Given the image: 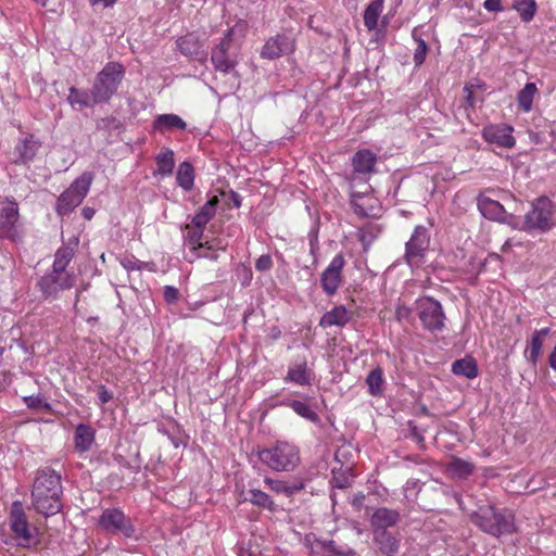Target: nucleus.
Segmentation results:
<instances>
[{
	"instance_id": "nucleus-60",
	"label": "nucleus",
	"mask_w": 556,
	"mask_h": 556,
	"mask_svg": "<svg viewBox=\"0 0 556 556\" xmlns=\"http://www.w3.org/2000/svg\"><path fill=\"white\" fill-rule=\"evenodd\" d=\"M548 332H549V329H548V328H543V329H541V330L535 331L533 334H538V336H539V338H541V339H542V337L547 336V334H548Z\"/></svg>"
},
{
	"instance_id": "nucleus-18",
	"label": "nucleus",
	"mask_w": 556,
	"mask_h": 556,
	"mask_svg": "<svg viewBox=\"0 0 556 556\" xmlns=\"http://www.w3.org/2000/svg\"><path fill=\"white\" fill-rule=\"evenodd\" d=\"M400 520L397 510L387 507L378 508L374 511L370 518L372 533L387 531L388 528L395 526Z\"/></svg>"
},
{
	"instance_id": "nucleus-25",
	"label": "nucleus",
	"mask_w": 556,
	"mask_h": 556,
	"mask_svg": "<svg viewBox=\"0 0 556 556\" xmlns=\"http://www.w3.org/2000/svg\"><path fill=\"white\" fill-rule=\"evenodd\" d=\"M479 210L481 214L489 219L498 222H504L506 219L504 206L495 200L489 198L480 200Z\"/></svg>"
},
{
	"instance_id": "nucleus-28",
	"label": "nucleus",
	"mask_w": 556,
	"mask_h": 556,
	"mask_svg": "<svg viewBox=\"0 0 556 556\" xmlns=\"http://www.w3.org/2000/svg\"><path fill=\"white\" fill-rule=\"evenodd\" d=\"M453 374L457 376H464L468 379H473L478 376L477 362L471 357L457 359L452 365Z\"/></svg>"
},
{
	"instance_id": "nucleus-54",
	"label": "nucleus",
	"mask_w": 556,
	"mask_h": 556,
	"mask_svg": "<svg viewBox=\"0 0 556 556\" xmlns=\"http://www.w3.org/2000/svg\"><path fill=\"white\" fill-rule=\"evenodd\" d=\"M92 5H102L108 8L114 4L117 0H89Z\"/></svg>"
},
{
	"instance_id": "nucleus-51",
	"label": "nucleus",
	"mask_w": 556,
	"mask_h": 556,
	"mask_svg": "<svg viewBox=\"0 0 556 556\" xmlns=\"http://www.w3.org/2000/svg\"><path fill=\"white\" fill-rule=\"evenodd\" d=\"M98 396H99L100 403L105 404L112 400L113 394L105 387L101 386L98 391Z\"/></svg>"
},
{
	"instance_id": "nucleus-47",
	"label": "nucleus",
	"mask_w": 556,
	"mask_h": 556,
	"mask_svg": "<svg viewBox=\"0 0 556 556\" xmlns=\"http://www.w3.org/2000/svg\"><path fill=\"white\" fill-rule=\"evenodd\" d=\"M218 202V197L213 195L201 208L213 217L215 215Z\"/></svg>"
},
{
	"instance_id": "nucleus-10",
	"label": "nucleus",
	"mask_w": 556,
	"mask_h": 556,
	"mask_svg": "<svg viewBox=\"0 0 556 556\" xmlns=\"http://www.w3.org/2000/svg\"><path fill=\"white\" fill-rule=\"evenodd\" d=\"M99 525L104 531L125 538H131L135 533L130 519L117 508L104 509L99 518Z\"/></svg>"
},
{
	"instance_id": "nucleus-15",
	"label": "nucleus",
	"mask_w": 556,
	"mask_h": 556,
	"mask_svg": "<svg viewBox=\"0 0 556 556\" xmlns=\"http://www.w3.org/2000/svg\"><path fill=\"white\" fill-rule=\"evenodd\" d=\"M179 51L189 59L204 62L207 58L205 42L194 34H188L177 40Z\"/></svg>"
},
{
	"instance_id": "nucleus-38",
	"label": "nucleus",
	"mask_w": 556,
	"mask_h": 556,
	"mask_svg": "<svg viewBox=\"0 0 556 556\" xmlns=\"http://www.w3.org/2000/svg\"><path fill=\"white\" fill-rule=\"evenodd\" d=\"M289 406L301 417L312 421V422H318L319 417L318 415L311 408L309 405H307L304 402L301 401H291L289 403Z\"/></svg>"
},
{
	"instance_id": "nucleus-43",
	"label": "nucleus",
	"mask_w": 556,
	"mask_h": 556,
	"mask_svg": "<svg viewBox=\"0 0 556 556\" xmlns=\"http://www.w3.org/2000/svg\"><path fill=\"white\" fill-rule=\"evenodd\" d=\"M325 548L337 556H354V549L350 547L339 548L334 541H328L325 543Z\"/></svg>"
},
{
	"instance_id": "nucleus-56",
	"label": "nucleus",
	"mask_w": 556,
	"mask_h": 556,
	"mask_svg": "<svg viewBox=\"0 0 556 556\" xmlns=\"http://www.w3.org/2000/svg\"><path fill=\"white\" fill-rule=\"evenodd\" d=\"M359 198H361V197H359L358 194H353V200H352V202H353V204H354V206H355V211H356V213L366 215L367 213H366V212L364 211V208H363L362 206H359V205L357 204V202H356V200H357V199H359Z\"/></svg>"
},
{
	"instance_id": "nucleus-52",
	"label": "nucleus",
	"mask_w": 556,
	"mask_h": 556,
	"mask_svg": "<svg viewBox=\"0 0 556 556\" xmlns=\"http://www.w3.org/2000/svg\"><path fill=\"white\" fill-rule=\"evenodd\" d=\"M202 235H203V228L193 227V229L189 232L190 242L199 245V243H201L200 239L202 238Z\"/></svg>"
},
{
	"instance_id": "nucleus-49",
	"label": "nucleus",
	"mask_w": 556,
	"mask_h": 556,
	"mask_svg": "<svg viewBox=\"0 0 556 556\" xmlns=\"http://www.w3.org/2000/svg\"><path fill=\"white\" fill-rule=\"evenodd\" d=\"M25 403L27 404L28 407L37 409L41 407H49V405L47 403H43L41 399L35 396L25 397Z\"/></svg>"
},
{
	"instance_id": "nucleus-9",
	"label": "nucleus",
	"mask_w": 556,
	"mask_h": 556,
	"mask_svg": "<svg viewBox=\"0 0 556 556\" xmlns=\"http://www.w3.org/2000/svg\"><path fill=\"white\" fill-rule=\"evenodd\" d=\"M430 235L424 226H417L405 245V262L410 266H419L424 263L426 252L429 249Z\"/></svg>"
},
{
	"instance_id": "nucleus-14",
	"label": "nucleus",
	"mask_w": 556,
	"mask_h": 556,
	"mask_svg": "<svg viewBox=\"0 0 556 556\" xmlns=\"http://www.w3.org/2000/svg\"><path fill=\"white\" fill-rule=\"evenodd\" d=\"M513 131L514 128L508 125H489L482 129V137L490 143L511 149L516 143Z\"/></svg>"
},
{
	"instance_id": "nucleus-6",
	"label": "nucleus",
	"mask_w": 556,
	"mask_h": 556,
	"mask_svg": "<svg viewBox=\"0 0 556 556\" xmlns=\"http://www.w3.org/2000/svg\"><path fill=\"white\" fill-rule=\"evenodd\" d=\"M554 226H556V216H554L553 202L546 197L536 199L532 210L525 216V229L546 232Z\"/></svg>"
},
{
	"instance_id": "nucleus-19",
	"label": "nucleus",
	"mask_w": 556,
	"mask_h": 556,
	"mask_svg": "<svg viewBox=\"0 0 556 556\" xmlns=\"http://www.w3.org/2000/svg\"><path fill=\"white\" fill-rule=\"evenodd\" d=\"M96 430L85 424H79L74 433V448L79 454L90 451L94 443Z\"/></svg>"
},
{
	"instance_id": "nucleus-55",
	"label": "nucleus",
	"mask_w": 556,
	"mask_h": 556,
	"mask_svg": "<svg viewBox=\"0 0 556 556\" xmlns=\"http://www.w3.org/2000/svg\"><path fill=\"white\" fill-rule=\"evenodd\" d=\"M464 91L466 92V102L468 105L473 106L475 105V98L472 96V91L469 87H465Z\"/></svg>"
},
{
	"instance_id": "nucleus-57",
	"label": "nucleus",
	"mask_w": 556,
	"mask_h": 556,
	"mask_svg": "<svg viewBox=\"0 0 556 556\" xmlns=\"http://www.w3.org/2000/svg\"><path fill=\"white\" fill-rule=\"evenodd\" d=\"M94 213L96 212L92 207H84L81 211L83 216L88 220L93 217Z\"/></svg>"
},
{
	"instance_id": "nucleus-11",
	"label": "nucleus",
	"mask_w": 556,
	"mask_h": 556,
	"mask_svg": "<svg viewBox=\"0 0 556 556\" xmlns=\"http://www.w3.org/2000/svg\"><path fill=\"white\" fill-rule=\"evenodd\" d=\"M345 260L342 254H337L326 269L321 273L320 285L327 295H333L342 283V269Z\"/></svg>"
},
{
	"instance_id": "nucleus-17",
	"label": "nucleus",
	"mask_w": 556,
	"mask_h": 556,
	"mask_svg": "<svg viewBox=\"0 0 556 556\" xmlns=\"http://www.w3.org/2000/svg\"><path fill=\"white\" fill-rule=\"evenodd\" d=\"M231 33L232 30H228L225 38L217 45L212 51V63L216 71L222 73H230L236 65V62L228 56L229 43L231 41Z\"/></svg>"
},
{
	"instance_id": "nucleus-31",
	"label": "nucleus",
	"mask_w": 556,
	"mask_h": 556,
	"mask_svg": "<svg viewBox=\"0 0 556 556\" xmlns=\"http://www.w3.org/2000/svg\"><path fill=\"white\" fill-rule=\"evenodd\" d=\"M383 10V1L382 0H374L369 3L364 12V24L368 28V30H374L377 28L378 18Z\"/></svg>"
},
{
	"instance_id": "nucleus-45",
	"label": "nucleus",
	"mask_w": 556,
	"mask_h": 556,
	"mask_svg": "<svg viewBox=\"0 0 556 556\" xmlns=\"http://www.w3.org/2000/svg\"><path fill=\"white\" fill-rule=\"evenodd\" d=\"M271 267H273V261H271L270 255H268V254L261 255L255 262V268L258 271H262V273L268 271V270H270Z\"/></svg>"
},
{
	"instance_id": "nucleus-46",
	"label": "nucleus",
	"mask_w": 556,
	"mask_h": 556,
	"mask_svg": "<svg viewBox=\"0 0 556 556\" xmlns=\"http://www.w3.org/2000/svg\"><path fill=\"white\" fill-rule=\"evenodd\" d=\"M412 311L413 309L410 307H408L407 305L399 304L395 309L396 319L400 321L408 320L410 318Z\"/></svg>"
},
{
	"instance_id": "nucleus-42",
	"label": "nucleus",
	"mask_w": 556,
	"mask_h": 556,
	"mask_svg": "<svg viewBox=\"0 0 556 556\" xmlns=\"http://www.w3.org/2000/svg\"><path fill=\"white\" fill-rule=\"evenodd\" d=\"M415 34H416V31L414 30L413 37L417 41V48L415 49V52H414V62L417 66H419L424 63V61L426 59L427 45H426L425 40H422L420 38L417 39Z\"/></svg>"
},
{
	"instance_id": "nucleus-37",
	"label": "nucleus",
	"mask_w": 556,
	"mask_h": 556,
	"mask_svg": "<svg viewBox=\"0 0 556 556\" xmlns=\"http://www.w3.org/2000/svg\"><path fill=\"white\" fill-rule=\"evenodd\" d=\"M447 468L453 476L465 479L472 473L475 466L462 458H453L448 463Z\"/></svg>"
},
{
	"instance_id": "nucleus-26",
	"label": "nucleus",
	"mask_w": 556,
	"mask_h": 556,
	"mask_svg": "<svg viewBox=\"0 0 556 556\" xmlns=\"http://www.w3.org/2000/svg\"><path fill=\"white\" fill-rule=\"evenodd\" d=\"M185 121L176 114H161L154 121V129L165 132L174 129H185Z\"/></svg>"
},
{
	"instance_id": "nucleus-27",
	"label": "nucleus",
	"mask_w": 556,
	"mask_h": 556,
	"mask_svg": "<svg viewBox=\"0 0 556 556\" xmlns=\"http://www.w3.org/2000/svg\"><path fill=\"white\" fill-rule=\"evenodd\" d=\"M40 148V142L33 136L25 138L21 143L15 147V152L18 154L17 161L26 163L34 159Z\"/></svg>"
},
{
	"instance_id": "nucleus-8",
	"label": "nucleus",
	"mask_w": 556,
	"mask_h": 556,
	"mask_svg": "<svg viewBox=\"0 0 556 556\" xmlns=\"http://www.w3.org/2000/svg\"><path fill=\"white\" fill-rule=\"evenodd\" d=\"M10 526L20 546L30 547L38 543L37 530L29 526L23 505L18 501L11 506Z\"/></svg>"
},
{
	"instance_id": "nucleus-29",
	"label": "nucleus",
	"mask_w": 556,
	"mask_h": 556,
	"mask_svg": "<svg viewBox=\"0 0 556 556\" xmlns=\"http://www.w3.org/2000/svg\"><path fill=\"white\" fill-rule=\"evenodd\" d=\"M67 101L72 106L79 105L81 108H90L99 103L93 100L92 89L87 92L75 87L70 88Z\"/></svg>"
},
{
	"instance_id": "nucleus-32",
	"label": "nucleus",
	"mask_w": 556,
	"mask_h": 556,
	"mask_svg": "<svg viewBox=\"0 0 556 556\" xmlns=\"http://www.w3.org/2000/svg\"><path fill=\"white\" fill-rule=\"evenodd\" d=\"M366 383L372 396L382 395L384 387L383 370L380 367L372 369L366 378Z\"/></svg>"
},
{
	"instance_id": "nucleus-7",
	"label": "nucleus",
	"mask_w": 556,
	"mask_h": 556,
	"mask_svg": "<svg viewBox=\"0 0 556 556\" xmlns=\"http://www.w3.org/2000/svg\"><path fill=\"white\" fill-rule=\"evenodd\" d=\"M414 311L425 329L441 331L444 328L445 314L442 305L437 300L429 296L419 298L414 303Z\"/></svg>"
},
{
	"instance_id": "nucleus-16",
	"label": "nucleus",
	"mask_w": 556,
	"mask_h": 556,
	"mask_svg": "<svg viewBox=\"0 0 556 556\" xmlns=\"http://www.w3.org/2000/svg\"><path fill=\"white\" fill-rule=\"evenodd\" d=\"M39 287L46 295H53L61 290L70 289L74 285V278L72 275L64 271L54 273L45 276L39 281Z\"/></svg>"
},
{
	"instance_id": "nucleus-61",
	"label": "nucleus",
	"mask_w": 556,
	"mask_h": 556,
	"mask_svg": "<svg viewBox=\"0 0 556 556\" xmlns=\"http://www.w3.org/2000/svg\"><path fill=\"white\" fill-rule=\"evenodd\" d=\"M36 1H37V3H39L42 7L47 5V0H36Z\"/></svg>"
},
{
	"instance_id": "nucleus-23",
	"label": "nucleus",
	"mask_w": 556,
	"mask_h": 556,
	"mask_svg": "<svg viewBox=\"0 0 556 556\" xmlns=\"http://www.w3.org/2000/svg\"><path fill=\"white\" fill-rule=\"evenodd\" d=\"M377 156L369 150H361L355 153L352 160L353 168L358 174H369L374 170Z\"/></svg>"
},
{
	"instance_id": "nucleus-39",
	"label": "nucleus",
	"mask_w": 556,
	"mask_h": 556,
	"mask_svg": "<svg viewBox=\"0 0 556 556\" xmlns=\"http://www.w3.org/2000/svg\"><path fill=\"white\" fill-rule=\"evenodd\" d=\"M157 170L162 175H169L174 168V153L173 151H166L161 153L157 159Z\"/></svg>"
},
{
	"instance_id": "nucleus-50",
	"label": "nucleus",
	"mask_w": 556,
	"mask_h": 556,
	"mask_svg": "<svg viewBox=\"0 0 556 556\" xmlns=\"http://www.w3.org/2000/svg\"><path fill=\"white\" fill-rule=\"evenodd\" d=\"M483 7L489 12H501L503 10L501 0H485Z\"/></svg>"
},
{
	"instance_id": "nucleus-22",
	"label": "nucleus",
	"mask_w": 556,
	"mask_h": 556,
	"mask_svg": "<svg viewBox=\"0 0 556 556\" xmlns=\"http://www.w3.org/2000/svg\"><path fill=\"white\" fill-rule=\"evenodd\" d=\"M374 541L386 556H394L400 548V541L388 531L374 533Z\"/></svg>"
},
{
	"instance_id": "nucleus-53",
	"label": "nucleus",
	"mask_w": 556,
	"mask_h": 556,
	"mask_svg": "<svg viewBox=\"0 0 556 556\" xmlns=\"http://www.w3.org/2000/svg\"><path fill=\"white\" fill-rule=\"evenodd\" d=\"M122 265L125 269L127 270H134V269H139L140 267L136 264L135 261L132 260H128V258H125L124 261H122Z\"/></svg>"
},
{
	"instance_id": "nucleus-40",
	"label": "nucleus",
	"mask_w": 556,
	"mask_h": 556,
	"mask_svg": "<svg viewBox=\"0 0 556 556\" xmlns=\"http://www.w3.org/2000/svg\"><path fill=\"white\" fill-rule=\"evenodd\" d=\"M542 339L539 338L538 334H533L528 348L526 349V355L532 363L538 361L542 351Z\"/></svg>"
},
{
	"instance_id": "nucleus-35",
	"label": "nucleus",
	"mask_w": 556,
	"mask_h": 556,
	"mask_svg": "<svg viewBox=\"0 0 556 556\" xmlns=\"http://www.w3.org/2000/svg\"><path fill=\"white\" fill-rule=\"evenodd\" d=\"M513 8L519 13L520 18L526 23L532 21L538 9L534 0H514Z\"/></svg>"
},
{
	"instance_id": "nucleus-34",
	"label": "nucleus",
	"mask_w": 556,
	"mask_h": 556,
	"mask_svg": "<svg viewBox=\"0 0 556 556\" xmlns=\"http://www.w3.org/2000/svg\"><path fill=\"white\" fill-rule=\"evenodd\" d=\"M244 501H248L257 507L265 508L270 511L275 510V503L271 497L261 490H250L249 496L245 497Z\"/></svg>"
},
{
	"instance_id": "nucleus-3",
	"label": "nucleus",
	"mask_w": 556,
	"mask_h": 556,
	"mask_svg": "<svg viewBox=\"0 0 556 556\" xmlns=\"http://www.w3.org/2000/svg\"><path fill=\"white\" fill-rule=\"evenodd\" d=\"M471 521L483 532L500 536L514 531V516L510 511L495 509L491 505L479 507L471 514Z\"/></svg>"
},
{
	"instance_id": "nucleus-58",
	"label": "nucleus",
	"mask_w": 556,
	"mask_h": 556,
	"mask_svg": "<svg viewBox=\"0 0 556 556\" xmlns=\"http://www.w3.org/2000/svg\"><path fill=\"white\" fill-rule=\"evenodd\" d=\"M549 365L556 371V345L549 355Z\"/></svg>"
},
{
	"instance_id": "nucleus-30",
	"label": "nucleus",
	"mask_w": 556,
	"mask_h": 556,
	"mask_svg": "<svg viewBox=\"0 0 556 556\" xmlns=\"http://www.w3.org/2000/svg\"><path fill=\"white\" fill-rule=\"evenodd\" d=\"M538 93V88L534 83H527L525 87L517 94L518 108L523 112H530L534 96Z\"/></svg>"
},
{
	"instance_id": "nucleus-2",
	"label": "nucleus",
	"mask_w": 556,
	"mask_h": 556,
	"mask_svg": "<svg viewBox=\"0 0 556 556\" xmlns=\"http://www.w3.org/2000/svg\"><path fill=\"white\" fill-rule=\"evenodd\" d=\"M260 460L274 471L291 472L301 463L299 447L288 441H277L273 446L258 452Z\"/></svg>"
},
{
	"instance_id": "nucleus-12",
	"label": "nucleus",
	"mask_w": 556,
	"mask_h": 556,
	"mask_svg": "<svg viewBox=\"0 0 556 556\" xmlns=\"http://www.w3.org/2000/svg\"><path fill=\"white\" fill-rule=\"evenodd\" d=\"M18 219L17 203L5 200L0 203V238L15 240Z\"/></svg>"
},
{
	"instance_id": "nucleus-24",
	"label": "nucleus",
	"mask_w": 556,
	"mask_h": 556,
	"mask_svg": "<svg viewBox=\"0 0 556 556\" xmlns=\"http://www.w3.org/2000/svg\"><path fill=\"white\" fill-rule=\"evenodd\" d=\"M285 380L294 382L299 386L311 384L312 372L307 369L306 361H302L290 366Z\"/></svg>"
},
{
	"instance_id": "nucleus-21",
	"label": "nucleus",
	"mask_w": 556,
	"mask_h": 556,
	"mask_svg": "<svg viewBox=\"0 0 556 556\" xmlns=\"http://www.w3.org/2000/svg\"><path fill=\"white\" fill-rule=\"evenodd\" d=\"M352 318V313L349 312L343 305L334 306L331 311L324 314L319 325L324 328L328 327H343Z\"/></svg>"
},
{
	"instance_id": "nucleus-59",
	"label": "nucleus",
	"mask_w": 556,
	"mask_h": 556,
	"mask_svg": "<svg viewBox=\"0 0 556 556\" xmlns=\"http://www.w3.org/2000/svg\"><path fill=\"white\" fill-rule=\"evenodd\" d=\"M231 200L233 202V205L236 207H239L241 205V198L238 193L231 192Z\"/></svg>"
},
{
	"instance_id": "nucleus-20",
	"label": "nucleus",
	"mask_w": 556,
	"mask_h": 556,
	"mask_svg": "<svg viewBox=\"0 0 556 556\" xmlns=\"http://www.w3.org/2000/svg\"><path fill=\"white\" fill-rule=\"evenodd\" d=\"M264 483L275 493L283 494L287 497L293 496L295 493L304 489V481L301 479H293L291 481L265 478Z\"/></svg>"
},
{
	"instance_id": "nucleus-1",
	"label": "nucleus",
	"mask_w": 556,
	"mask_h": 556,
	"mask_svg": "<svg viewBox=\"0 0 556 556\" xmlns=\"http://www.w3.org/2000/svg\"><path fill=\"white\" fill-rule=\"evenodd\" d=\"M61 495V475L50 468L41 470L34 482L31 491L35 509L45 516L59 513L62 506Z\"/></svg>"
},
{
	"instance_id": "nucleus-13",
	"label": "nucleus",
	"mask_w": 556,
	"mask_h": 556,
	"mask_svg": "<svg viewBox=\"0 0 556 556\" xmlns=\"http://www.w3.org/2000/svg\"><path fill=\"white\" fill-rule=\"evenodd\" d=\"M294 50V40L286 35H276L270 37L262 48L261 56L263 59L275 60Z\"/></svg>"
},
{
	"instance_id": "nucleus-36",
	"label": "nucleus",
	"mask_w": 556,
	"mask_h": 556,
	"mask_svg": "<svg viewBox=\"0 0 556 556\" xmlns=\"http://www.w3.org/2000/svg\"><path fill=\"white\" fill-rule=\"evenodd\" d=\"M75 255V250L72 247H61L56 253L53 262L54 273L64 271L72 258Z\"/></svg>"
},
{
	"instance_id": "nucleus-41",
	"label": "nucleus",
	"mask_w": 556,
	"mask_h": 556,
	"mask_svg": "<svg viewBox=\"0 0 556 556\" xmlns=\"http://www.w3.org/2000/svg\"><path fill=\"white\" fill-rule=\"evenodd\" d=\"M193 250L197 251V255L199 257L208 258L216 261L218 258V253L214 250V247L208 244L199 243V245L193 247Z\"/></svg>"
},
{
	"instance_id": "nucleus-33",
	"label": "nucleus",
	"mask_w": 556,
	"mask_h": 556,
	"mask_svg": "<svg viewBox=\"0 0 556 556\" xmlns=\"http://www.w3.org/2000/svg\"><path fill=\"white\" fill-rule=\"evenodd\" d=\"M177 182L178 185L185 189L190 190L193 187L194 173L193 167L189 162H182L177 170Z\"/></svg>"
},
{
	"instance_id": "nucleus-48",
	"label": "nucleus",
	"mask_w": 556,
	"mask_h": 556,
	"mask_svg": "<svg viewBox=\"0 0 556 556\" xmlns=\"http://www.w3.org/2000/svg\"><path fill=\"white\" fill-rule=\"evenodd\" d=\"M163 295L166 302L173 303L178 299L179 292L175 287L166 286Z\"/></svg>"
},
{
	"instance_id": "nucleus-5",
	"label": "nucleus",
	"mask_w": 556,
	"mask_h": 556,
	"mask_svg": "<svg viewBox=\"0 0 556 556\" xmlns=\"http://www.w3.org/2000/svg\"><path fill=\"white\" fill-rule=\"evenodd\" d=\"M93 180V174L83 173L73 184L59 197L56 211L60 215L71 213L78 206L87 195Z\"/></svg>"
},
{
	"instance_id": "nucleus-44",
	"label": "nucleus",
	"mask_w": 556,
	"mask_h": 556,
	"mask_svg": "<svg viewBox=\"0 0 556 556\" xmlns=\"http://www.w3.org/2000/svg\"><path fill=\"white\" fill-rule=\"evenodd\" d=\"M211 218L212 216L208 215V213L200 208L199 212L193 216L191 225L195 228H204Z\"/></svg>"
},
{
	"instance_id": "nucleus-4",
	"label": "nucleus",
	"mask_w": 556,
	"mask_h": 556,
	"mask_svg": "<svg viewBox=\"0 0 556 556\" xmlns=\"http://www.w3.org/2000/svg\"><path fill=\"white\" fill-rule=\"evenodd\" d=\"M125 75V68L117 62L108 63L100 73H98L92 93L96 102H106L117 91Z\"/></svg>"
}]
</instances>
